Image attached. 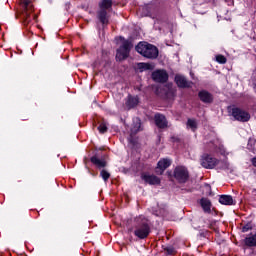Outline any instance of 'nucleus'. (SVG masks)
I'll use <instances>...</instances> for the list:
<instances>
[{
  "instance_id": "obj_31",
  "label": "nucleus",
  "mask_w": 256,
  "mask_h": 256,
  "mask_svg": "<svg viewBox=\"0 0 256 256\" xmlns=\"http://www.w3.org/2000/svg\"><path fill=\"white\" fill-rule=\"evenodd\" d=\"M251 228H249V226H243L242 227V231L243 233H247V231H249Z\"/></svg>"
},
{
  "instance_id": "obj_10",
  "label": "nucleus",
  "mask_w": 256,
  "mask_h": 256,
  "mask_svg": "<svg viewBox=\"0 0 256 256\" xmlns=\"http://www.w3.org/2000/svg\"><path fill=\"white\" fill-rule=\"evenodd\" d=\"M141 179L145 181V183H148L149 185H159V178L155 175H151L149 173H143L141 175Z\"/></svg>"
},
{
  "instance_id": "obj_14",
  "label": "nucleus",
  "mask_w": 256,
  "mask_h": 256,
  "mask_svg": "<svg viewBox=\"0 0 256 256\" xmlns=\"http://www.w3.org/2000/svg\"><path fill=\"white\" fill-rule=\"evenodd\" d=\"M138 104H139V98L135 96H128L126 100V106L128 107V109H133V107H137Z\"/></svg>"
},
{
  "instance_id": "obj_21",
  "label": "nucleus",
  "mask_w": 256,
  "mask_h": 256,
  "mask_svg": "<svg viewBox=\"0 0 256 256\" xmlns=\"http://www.w3.org/2000/svg\"><path fill=\"white\" fill-rule=\"evenodd\" d=\"M174 94H175V91L173 90V84H169L168 90L166 92V99H173Z\"/></svg>"
},
{
  "instance_id": "obj_9",
  "label": "nucleus",
  "mask_w": 256,
  "mask_h": 256,
  "mask_svg": "<svg viewBox=\"0 0 256 256\" xmlns=\"http://www.w3.org/2000/svg\"><path fill=\"white\" fill-rule=\"evenodd\" d=\"M134 233L139 239H145L149 236V226L147 224L138 226Z\"/></svg>"
},
{
  "instance_id": "obj_27",
  "label": "nucleus",
  "mask_w": 256,
  "mask_h": 256,
  "mask_svg": "<svg viewBox=\"0 0 256 256\" xmlns=\"http://www.w3.org/2000/svg\"><path fill=\"white\" fill-rule=\"evenodd\" d=\"M100 176L102 177V179L104 181H108L109 180V177H111V174H109V172H107V170H102L100 172Z\"/></svg>"
},
{
  "instance_id": "obj_28",
  "label": "nucleus",
  "mask_w": 256,
  "mask_h": 256,
  "mask_svg": "<svg viewBox=\"0 0 256 256\" xmlns=\"http://www.w3.org/2000/svg\"><path fill=\"white\" fill-rule=\"evenodd\" d=\"M166 127H169V122H167L165 116H161V129H166Z\"/></svg>"
},
{
  "instance_id": "obj_24",
  "label": "nucleus",
  "mask_w": 256,
  "mask_h": 256,
  "mask_svg": "<svg viewBox=\"0 0 256 256\" xmlns=\"http://www.w3.org/2000/svg\"><path fill=\"white\" fill-rule=\"evenodd\" d=\"M154 121L158 129H161V114H155Z\"/></svg>"
},
{
  "instance_id": "obj_34",
  "label": "nucleus",
  "mask_w": 256,
  "mask_h": 256,
  "mask_svg": "<svg viewBox=\"0 0 256 256\" xmlns=\"http://www.w3.org/2000/svg\"><path fill=\"white\" fill-rule=\"evenodd\" d=\"M160 167H161V161H158V163H157V169H160Z\"/></svg>"
},
{
  "instance_id": "obj_1",
  "label": "nucleus",
  "mask_w": 256,
  "mask_h": 256,
  "mask_svg": "<svg viewBox=\"0 0 256 256\" xmlns=\"http://www.w3.org/2000/svg\"><path fill=\"white\" fill-rule=\"evenodd\" d=\"M136 51L146 59H157L159 57V49L148 42H139L136 46Z\"/></svg>"
},
{
  "instance_id": "obj_25",
  "label": "nucleus",
  "mask_w": 256,
  "mask_h": 256,
  "mask_svg": "<svg viewBox=\"0 0 256 256\" xmlns=\"http://www.w3.org/2000/svg\"><path fill=\"white\" fill-rule=\"evenodd\" d=\"M216 61H217V63H220L221 65H225V63H227V58H225V56H223V55H217Z\"/></svg>"
},
{
  "instance_id": "obj_26",
  "label": "nucleus",
  "mask_w": 256,
  "mask_h": 256,
  "mask_svg": "<svg viewBox=\"0 0 256 256\" xmlns=\"http://www.w3.org/2000/svg\"><path fill=\"white\" fill-rule=\"evenodd\" d=\"M169 79V74H167V71L161 70V83H166Z\"/></svg>"
},
{
  "instance_id": "obj_29",
  "label": "nucleus",
  "mask_w": 256,
  "mask_h": 256,
  "mask_svg": "<svg viewBox=\"0 0 256 256\" xmlns=\"http://www.w3.org/2000/svg\"><path fill=\"white\" fill-rule=\"evenodd\" d=\"M164 251H166L168 255H173V253H175V249H173L172 247L164 248Z\"/></svg>"
},
{
  "instance_id": "obj_15",
  "label": "nucleus",
  "mask_w": 256,
  "mask_h": 256,
  "mask_svg": "<svg viewBox=\"0 0 256 256\" xmlns=\"http://www.w3.org/2000/svg\"><path fill=\"white\" fill-rule=\"evenodd\" d=\"M139 131H141V119L134 118L131 133L135 135V133H139Z\"/></svg>"
},
{
  "instance_id": "obj_23",
  "label": "nucleus",
  "mask_w": 256,
  "mask_h": 256,
  "mask_svg": "<svg viewBox=\"0 0 256 256\" xmlns=\"http://www.w3.org/2000/svg\"><path fill=\"white\" fill-rule=\"evenodd\" d=\"M99 133H107V123L101 122L98 126Z\"/></svg>"
},
{
  "instance_id": "obj_3",
  "label": "nucleus",
  "mask_w": 256,
  "mask_h": 256,
  "mask_svg": "<svg viewBox=\"0 0 256 256\" xmlns=\"http://www.w3.org/2000/svg\"><path fill=\"white\" fill-rule=\"evenodd\" d=\"M120 41H123V43L116 52V59L117 61H124V59L129 57V53L133 48V44L129 42V40H125L124 37H120Z\"/></svg>"
},
{
  "instance_id": "obj_19",
  "label": "nucleus",
  "mask_w": 256,
  "mask_h": 256,
  "mask_svg": "<svg viewBox=\"0 0 256 256\" xmlns=\"http://www.w3.org/2000/svg\"><path fill=\"white\" fill-rule=\"evenodd\" d=\"M91 161L94 165H97L100 169L105 167V165H107V163L105 162V160L103 159H99L97 158V156H93L91 158Z\"/></svg>"
},
{
  "instance_id": "obj_16",
  "label": "nucleus",
  "mask_w": 256,
  "mask_h": 256,
  "mask_svg": "<svg viewBox=\"0 0 256 256\" xmlns=\"http://www.w3.org/2000/svg\"><path fill=\"white\" fill-rule=\"evenodd\" d=\"M201 207L205 213H209L211 211V201L207 198H202L201 201Z\"/></svg>"
},
{
  "instance_id": "obj_30",
  "label": "nucleus",
  "mask_w": 256,
  "mask_h": 256,
  "mask_svg": "<svg viewBox=\"0 0 256 256\" xmlns=\"http://www.w3.org/2000/svg\"><path fill=\"white\" fill-rule=\"evenodd\" d=\"M222 168L223 169H231V165L228 162H224Z\"/></svg>"
},
{
  "instance_id": "obj_11",
  "label": "nucleus",
  "mask_w": 256,
  "mask_h": 256,
  "mask_svg": "<svg viewBox=\"0 0 256 256\" xmlns=\"http://www.w3.org/2000/svg\"><path fill=\"white\" fill-rule=\"evenodd\" d=\"M200 101L202 103H213V95L206 90H202L198 93Z\"/></svg>"
},
{
  "instance_id": "obj_8",
  "label": "nucleus",
  "mask_w": 256,
  "mask_h": 256,
  "mask_svg": "<svg viewBox=\"0 0 256 256\" xmlns=\"http://www.w3.org/2000/svg\"><path fill=\"white\" fill-rule=\"evenodd\" d=\"M175 82L177 86L182 89H189L193 87V82L188 81L187 78H185V76H182V75H176Z\"/></svg>"
},
{
  "instance_id": "obj_36",
  "label": "nucleus",
  "mask_w": 256,
  "mask_h": 256,
  "mask_svg": "<svg viewBox=\"0 0 256 256\" xmlns=\"http://www.w3.org/2000/svg\"><path fill=\"white\" fill-rule=\"evenodd\" d=\"M170 27H173V24H170Z\"/></svg>"
},
{
  "instance_id": "obj_7",
  "label": "nucleus",
  "mask_w": 256,
  "mask_h": 256,
  "mask_svg": "<svg viewBox=\"0 0 256 256\" xmlns=\"http://www.w3.org/2000/svg\"><path fill=\"white\" fill-rule=\"evenodd\" d=\"M152 79L155 83H158V85H153L152 89L154 91V93H156V95H160L161 94V70H157L154 71L152 73Z\"/></svg>"
},
{
  "instance_id": "obj_20",
  "label": "nucleus",
  "mask_w": 256,
  "mask_h": 256,
  "mask_svg": "<svg viewBox=\"0 0 256 256\" xmlns=\"http://www.w3.org/2000/svg\"><path fill=\"white\" fill-rule=\"evenodd\" d=\"M171 163H173L172 159H169V158L162 159V161H161V169H162V171L167 169L168 167H171Z\"/></svg>"
},
{
  "instance_id": "obj_4",
  "label": "nucleus",
  "mask_w": 256,
  "mask_h": 256,
  "mask_svg": "<svg viewBox=\"0 0 256 256\" xmlns=\"http://www.w3.org/2000/svg\"><path fill=\"white\" fill-rule=\"evenodd\" d=\"M232 117H234L235 121H240L241 123H247L249 119H251V114L247 112V110H243L241 108L234 107L230 110Z\"/></svg>"
},
{
  "instance_id": "obj_5",
  "label": "nucleus",
  "mask_w": 256,
  "mask_h": 256,
  "mask_svg": "<svg viewBox=\"0 0 256 256\" xmlns=\"http://www.w3.org/2000/svg\"><path fill=\"white\" fill-rule=\"evenodd\" d=\"M177 183H186L189 181V170L185 166H177L173 172Z\"/></svg>"
},
{
  "instance_id": "obj_22",
  "label": "nucleus",
  "mask_w": 256,
  "mask_h": 256,
  "mask_svg": "<svg viewBox=\"0 0 256 256\" xmlns=\"http://www.w3.org/2000/svg\"><path fill=\"white\" fill-rule=\"evenodd\" d=\"M187 127L189 129H192V131H195L197 129V121H195L194 119H188Z\"/></svg>"
},
{
  "instance_id": "obj_32",
  "label": "nucleus",
  "mask_w": 256,
  "mask_h": 256,
  "mask_svg": "<svg viewBox=\"0 0 256 256\" xmlns=\"http://www.w3.org/2000/svg\"><path fill=\"white\" fill-rule=\"evenodd\" d=\"M167 215H169V212L164 211V212H163V216H164L165 219H169V217H168Z\"/></svg>"
},
{
  "instance_id": "obj_12",
  "label": "nucleus",
  "mask_w": 256,
  "mask_h": 256,
  "mask_svg": "<svg viewBox=\"0 0 256 256\" xmlns=\"http://www.w3.org/2000/svg\"><path fill=\"white\" fill-rule=\"evenodd\" d=\"M219 203H221V205H236L237 202L231 195H221L219 197Z\"/></svg>"
},
{
  "instance_id": "obj_6",
  "label": "nucleus",
  "mask_w": 256,
  "mask_h": 256,
  "mask_svg": "<svg viewBox=\"0 0 256 256\" xmlns=\"http://www.w3.org/2000/svg\"><path fill=\"white\" fill-rule=\"evenodd\" d=\"M200 163L204 169H214L219 164V160L211 155L204 154L201 157Z\"/></svg>"
},
{
  "instance_id": "obj_18",
  "label": "nucleus",
  "mask_w": 256,
  "mask_h": 256,
  "mask_svg": "<svg viewBox=\"0 0 256 256\" xmlns=\"http://www.w3.org/2000/svg\"><path fill=\"white\" fill-rule=\"evenodd\" d=\"M137 69L140 73H143V71H150V69H153V66L149 63H138L137 64Z\"/></svg>"
},
{
  "instance_id": "obj_17",
  "label": "nucleus",
  "mask_w": 256,
  "mask_h": 256,
  "mask_svg": "<svg viewBox=\"0 0 256 256\" xmlns=\"http://www.w3.org/2000/svg\"><path fill=\"white\" fill-rule=\"evenodd\" d=\"M244 243L247 247H256V234L246 237Z\"/></svg>"
},
{
  "instance_id": "obj_13",
  "label": "nucleus",
  "mask_w": 256,
  "mask_h": 256,
  "mask_svg": "<svg viewBox=\"0 0 256 256\" xmlns=\"http://www.w3.org/2000/svg\"><path fill=\"white\" fill-rule=\"evenodd\" d=\"M23 7H24V17H25V23H29V11H31V1L29 0H24L23 1Z\"/></svg>"
},
{
  "instance_id": "obj_33",
  "label": "nucleus",
  "mask_w": 256,
  "mask_h": 256,
  "mask_svg": "<svg viewBox=\"0 0 256 256\" xmlns=\"http://www.w3.org/2000/svg\"><path fill=\"white\" fill-rule=\"evenodd\" d=\"M252 164L254 165V167H256V158L252 159Z\"/></svg>"
},
{
  "instance_id": "obj_35",
  "label": "nucleus",
  "mask_w": 256,
  "mask_h": 256,
  "mask_svg": "<svg viewBox=\"0 0 256 256\" xmlns=\"http://www.w3.org/2000/svg\"><path fill=\"white\" fill-rule=\"evenodd\" d=\"M155 215H156V217H159V214L161 213V212H153Z\"/></svg>"
},
{
  "instance_id": "obj_2",
  "label": "nucleus",
  "mask_w": 256,
  "mask_h": 256,
  "mask_svg": "<svg viewBox=\"0 0 256 256\" xmlns=\"http://www.w3.org/2000/svg\"><path fill=\"white\" fill-rule=\"evenodd\" d=\"M113 2L111 0H101L99 2V10L97 12V17L102 25H107L109 23V18L107 17V11L111 9Z\"/></svg>"
}]
</instances>
